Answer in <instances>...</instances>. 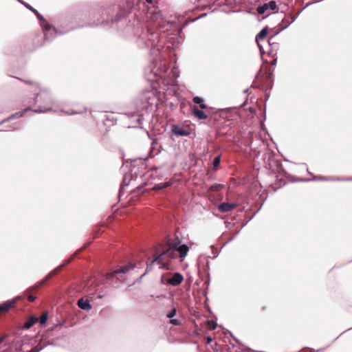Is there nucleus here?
I'll return each mask as SVG.
<instances>
[{"instance_id":"nucleus-43","label":"nucleus","mask_w":352,"mask_h":352,"mask_svg":"<svg viewBox=\"0 0 352 352\" xmlns=\"http://www.w3.org/2000/svg\"><path fill=\"white\" fill-rule=\"evenodd\" d=\"M3 340H4L3 337L0 338V344L3 342Z\"/></svg>"},{"instance_id":"nucleus-18","label":"nucleus","mask_w":352,"mask_h":352,"mask_svg":"<svg viewBox=\"0 0 352 352\" xmlns=\"http://www.w3.org/2000/svg\"><path fill=\"white\" fill-rule=\"evenodd\" d=\"M172 133L176 136H186L188 135V132L186 129L179 126H174L172 128Z\"/></svg>"},{"instance_id":"nucleus-13","label":"nucleus","mask_w":352,"mask_h":352,"mask_svg":"<svg viewBox=\"0 0 352 352\" xmlns=\"http://www.w3.org/2000/svg\"><path fill=\"white\" fill-rule=\"evenodd\" d=\"M160 71L159 74H157L161 78H166V77H169V74H167L168 69L166 68V62L163 58L161 60L160 65L158 67Z\"/></svg>"},{"instance_id":"nucleus-52","label":"nucleus","mask_w":352,"mask_h":352,"mask_svg":"<svg viewBox=\"0 0 352 352\" xmlns=\"http://www.w3.org/2000/svg\"><path fill=\"white\" fill-rule=\"evenodd\" d=\"M155 90H157V88L155 87ZM157 94V91H155V94Z\"/></svg>"},{"instance_id":"nucleus-33","label":"nucleus","mask_w":352,"mask_h":352,"mask_svg":"<svg viewBox=\"0 0 352 352\" xmlns=\"http://www.w3.org/2000/svg\"><path fill=\"white\" fill-rule=\"evenodd\" d=\"M208 327L212 329H215L217 327V324L212 320L208 321Z\"/></svg>"},{"instance_id":"nucleus-8","label":"nucleus","mask_w":352,"mask_h":352,"mask_svg":"<svg viewBox=\"0 0 352 352\" xmlns=\"http://www.w3.org/2000/svg\"><path fill=\"white\" fill-rule=\"evenodd\" d=\"M155 27L157 25L160 29L161 32H164L168 30L172 27L173 23L170 21H164L162 14L160 12L155 11Z\"/></svg>"},{"instance_id":"nucleus-48","label":"nucleus","mask_w":352,"mask_h":352,"mask_svg":"<svg viewBox=\"0 0 352 352\" xmlns=\"http://www.w3.org/2000/svg\"><path fill=\"white\" fill-rule=\"evenodd\" d=\"M147 135H148V136L149 137V138H151V136H150V134H149L148 133H147Z\"/></svg>"},{"instance_id":"nucleus-23","label":"nucleus","mask_w":352,"mask_h":352,"mask_svg":"<svg viewBox=\"0 0 352 352\" xmlns=\"http://www.w3.org/2000/svg\"><path fill=\"white\" fill-rule=\"evenodd\" d=\"M267 34V28H265L258 34V35L256 37V42L258 43V47H260L258 41L263 40L265 38L266 35Z\"/></svg>"},{"instance_id":"nucleus-17","label":"nucleus","mask_w":352,"mask_h":352,"mask_svg":"<svg viewBox=\"0 0 352 352\" xmlns=\"http://www.w3.org/2000/svg\"><path fill=\"white\" fill-rule=\"evenodd\" d=\"M30 110H31V108H30V107H28L25 108V109H23V110H22V111H19V112H17V113H14V114H13V115L10 116V117H8V118H6V119H5V120H2V121L0 122V125H1V124H3V123L6 122H8V121H9V120H10L14 119V118H19V117L23 116L25 112H27L28 111H30Z\"/></svg>"},{"instance_id":"nucleus-11","label":"nucleus","mask_w":352,"mask_h":352,"mask_svg":"<svg viewBox=\"0 0 352 352\" xmlns=\"http://www.w3.org/2000/svg\"><path fill=\"white\" fill-rule=\"evenodd\" d=\"M20 297L17 296L11 300H8L2 304H0V314L8 311L11 307H12L16 304V301Z\"/></svg>"},{"instance_id":"nucleus-27","label":"nucleus","mask_w":352,"mask_h":352,"mask_svg":"<svg viewBox=\"0 0 352 352\" xmlns=\"http://www.w3.org/2000/svg\"><path fill=\"white\" fill-rule=\"evenodd\" d=\"M47 313H44L40 317V320H39L40 324H45L47 322Z\"/></svg>"},{"instance_id":"nucleus-53","label":"nucleus","mask_w":352,"mask_h":352,"mask_svg":"<svg viewBox=\"0 0 352 352\" xmlns=\"http://www.w3.org/2000/svg\"><path fill=\"white\" fill-rule=\"evenodd\" d=\"M351 179L349 181H352V178H350Z\"/></svg>"},{"instance_id":"nucleus-14","label":"nucleus","mask_w":352,"mask_h":352,"mask_svg":"<svg viewBox=\"0 0 352 352\" xmlns=\"http://www.w3.org/2000/svg\"><path fill=\"white\" fill-rule=\"evenodd\" d=\"M135 267V265H133V264H130L129 265H126V266H124L122 267H121L120 270H116L115 271H113L112 273L111 274H108L107 275V277H112L114 275L116 274H118L119 273H123V274H125L126 272H128L130 270H132Z\"/></svg>"},{"instance_id":"nucleus-2","label":"nucleus","mask_w":352,"mask_h":352,"mask_svg":"<svg viewBox=\"0 0 352 352\" xmlns=\"http://www.w3.org/2000/svg\"><path fill=\"white\" fill-rule=\"evenodd\" d=\"M32 91L35 93L34 102L38 104V108L32 110L35 113H47L50 111L57 113L60 111L67 115L82 113L80 110L65 111L63 109L57 108L49 90L45 87H41L36 83L33 84Z\"/></svg>"},{"instance_id":"nucleus-32","label":"nucleus","mask_w":352,"mask_h":352,"mask_svg":"<svg viewBox=\"0 0 352 352\" xmlns=\"http://www.w3.org/2000/svg\"><path fill=\"white\" fill-rule=\"evenodd\" d=\"M20 127L19 123H14L12 126H11L9 129H6V131H14Z\"/></svg>"},{"instance_id":"nucleus-21","label":"nucleus","mask_w":352,"mask_h":352,"mask_svg":"<svg viewBox=\"0 0 352 352\" xmlns=\"http://www.w3.org/2000/svg\"><path fill=\"white\" fill-rule=\"evenodd\" d=\"M77 305L80 309L84 310L91 309L89 302L87 300H84L81 298L78 300Z\"/></svg>"},{"instance_id":"nucleus-40","label":"nucleus","mask_w":352,"mask_h":352,"mask_svg":"<svg viewBox=\"0 0 352 352\" xmlns=\"http://www.w3.org/2000/svg\"><path fill=\"white\" fill-rule=\"evenodd\" d=\"M154 263V258L150 259V265H152Z\"/></svg>"},{"instance_id":"nucleus-25","label":"nucleus","mask_w":352,"mask_h":352,"mask_svg":"<svg viewBox=\"0 0 352 352\" xmlns=\"http://www.w3.org/2000/svg\"><path fill=\"white\" fill-rule=\"evenodd\" d=\"M32 12H34L36 15L37 18L39 19V21L41 22V25H43L45 23H47V21L43 18V16L42 15H41L39 14V12L36 9L33 8Z\"/></svg>"},{"instance_id":"nucleus-29","label":"nucleus","mask_w":352,"mask_h":352,"mask_svg":"<svg viewBox=\"0 0 352 352\" xmlns=\"http://www.w3.org/2000/svg\"><path fill=\"white\" fill-rule=\"evenodd\" d=\"M176 315V309L173 308L166 314V316L169 318H173Z\"/></svg>"},{"instance_id":"nucleus-41","label":"nucleus","mask_w":352,"mask_h":352,"mask_svg":"<svg viewBox=\"0 0 352 352\" xmlns=\"http://www.w3.org/2000/svg\"><path fill=\"white\" fill-rule=\"evenodd\" d=\"M163 188V186H162V185H158L157 186H155V190H156L157 188H158V189H161V188Z\"/></svg>"},{"instance_id":"nucleus-9","label":"nucleus","mask_w":352,"mask_h":352,"mask_svg":"<svg viewBox=\"0 0 352 352\" xmlns=\"http://www.w3.org/2000/svg\"><path fill=\"white\" fill-rule=\"evenodd\" d=\"M276 1H270L263 5L258 6L256 8V11L259 14H263L267 11H274L276 9Z\"/></svg>"},{"instance_id":"nucleus-16","label":"nucleus","mask_w":352,"mask_h":352,"mask_svg":"<svg viewBox=\"0 0 352 352\" xmlns=\"http://www.w3.org/2000/svg\"><path fill=\"white\" fill-rule=\"evenodd\" d=\"M175 251H177L179 252L181 261H183L184 258L186 256V255L189 251V248L186 245L183 244V245H179L177 247V248L176 250H175Z\"/></svg>"},{"instance_id":"nucleus-51","label":"nucleus","mask_w":352,"mask_h":352,"mask_svg":"<svg viewBox=\"0 0 352 352\" xmlns=\"http://www.w3.org/2000/svg\"><path fill=\"white\" fill-rule=\"evenodd\" d=\"M305 181L309 182V181H310V179H305Z\"/></svg>"},{"instance_id":"nucleus-35","label":"nucleus","mask_w":352,"mask_h":352,"mask_svg":"<svg viewBox=\"0 0 352 352\" xmlns=\"http://www.w3.org/2000/svg\"><path fill=\"white\" fill-rule=\"evenodd\" d=\"M28 298L29 301L33 302L36 299V297L34 296L30 295Z\"/></svg>"},{"instance_id":"nucleus-3","label":"nucleus","mask_w":352,"mask_h":352,"mask_svg":"<svg viewBox=\"0 0 352 352\" xmlns=\"http://www.w3.org/2000/svg\"><path fill=\"white\" fill-rule=\"evenodd\" d=\"M181 245V241L179 237L176 236L174 240L168 244V247L166 250L163 251V252L160 255L157 256V254L155 252V265H159L160 268L164 270H173V266L171 263V260L173 258V253L175 250Z\"/></svg>"},{"instance_id":"nucleus-20","label":"nucleus","mask_w":352,"mask_h":352,"mask_svg":"<svg viewBox=\"0 0 352 352\" xmlns=\"http://www.w3.org/2000/svg\"><path fill=\"white\" fill-rule=\"evenodd\" d=\"M193 114L199 120H206L208 118L206 113L199 110L197 107H193Z\"/></svg>"},{"instance_id":"nucleus-10","label":"nucleus","mask_w":352,"mask_h":352,"mask_svg":"<svg viewBox=\"0 0 352 352\" xmlns=\"http://www.w3.org/2000/svg\"><path fill=\"white\" fill-rule=\"evenodd\" d=\"M44 31L45 39L47 41L52 40L57 34L56 30L55 28L52 27L47 23L42 25Z\"/></svg>"},{"instance_id":"nucleus-6","label":"nucleus","mask_w":352,"mask_h":352,"mask_svg":"<svg viewBox=\"0 0 352 352\" xmlns=\"http://www.w3.org/2000/svg\"><path fill=\"white\" fill-rule=\"evenodd\" d=\"M184 280V276L179 272L164 273L161 275L160 282L163 285L177 286Z\"/></svg>"},{"instance_id":"nucleus-19","label":"nucleus","mask_w":352,"mask_h":352,"mask_svg":"<svg viewBox=\"0 0 352 352\" xmlns=\"http://www.w3.org/2000/svg\"><path fill=\"white\" fill-rule=\"evenodd\" d=\"M236 206L234 204L222 203L219 206V210L221 212H229L235 208Z\"/></svg>"},{"instance_id":"nucleus-36","label":"nucleus","mask_w":352,"mask_h":352,"mask_svg":"<svg viewBox=\"0 0 352 352\" xmlns=\"http://www.w3.org/2000/svg\"><path fill=\"white\" fill-rule=\"evenodd\" d=\"M129 166V162H125L123 163V169H125L126 168H127ZM124 171L125 172V170H124Z\"/></svg>"},{"instance_id":"nucleus-22","label":"nucleus","mask_w":352,"mask_h":352,"mask_svg":"<svg viewBox=\"0 0 352 352\" xmlns=\"http://www.w3.org/2000/svg\"><path fill=\"white\" fill-rule=\"evenodd\" d=\"M38 321V318L36 317H32L30 318L23 326V329H28L33 326Z\"/></svg>"},{"instance_id":"nucleus-47","label":"nucleus","mask_w":352,"mask_h":352,"mask_svg":"<svg viewBox=\"0 0 352 352\" xmlns=\"http://www.w3.org/2000/svg\"><path fill=\"white\" fill-rule=\"evenodd\" d=\"M156 76H157V74H155V77ZM157 80L155 78V84L157 83Z\"/></svg>"},{"instance_id":"nucleus-5","label":"nucleus","mask_w":352,"mask_h":352,"mask_svg":"<svg viewBox=\"0 0 352 352\" xmlns=\"http://www.w3.org/2000/svg\"><path fill=\"white\" fill-rule=\"evenodd\" d=\"M153 30L148 28L147 32L142 34L138 40V45L140 48L148 50L149 54L152 56L154 47Z\"/></svg>"},{"instance_id":"nucleus-50","label":"nucleus","mask_w":352,"mask_h":352,"mask_svg":"<svg viewBox=\"0 0 352 352\" xmlns=\"http://www.w3.org/2000/svg\"><path fill=\"white\" fill-rule=\"evenodd\" d=\"M144 275H145V273H144V274H142V275L141 276V277H140V278H142V277L143 276H144Z\"/></svg>"},{"instance_id":"nucleus-39","label":"nucleus","mask_w":352,"mask_h":352,"mask_svg":"<svg viewBox=\"0 0 352 352\" xmlns=\"http://www.w3.org/2000/svg\"><path fill=\"white\" fill-rule=\"evenodd\" d=\"M170 72L173 74V76L175 78H177V77L178 76V75H177V74H176L175 72L171 71Z\"/></svg>"},{"instance_id":"nucleus-46","label":"nucleus","mask_w":352,"mask_h":352,"mask_svg":"<svg viewBox=\"0 0 352 352\" xmlns=\"http://www.w3.org/2000/svg\"><path fill=\"white\" fill-rule=\"evenodd\" d=\"M248 91H249V89H247L244 90V92H245V93H248Z\"/></svg>"},{"instance_id":"nucleus-49","label":"nucleus","mask_w":352,"mask_h":352,"mask_svg":"<svg viewBox=\"0 0 352 352\" xmlns=\"http://www.w3.org/2000/svg\"><path fill=\"white\" fill-rule=\"evenodd\" d=\"M181 32H182V29L179 30L178 34H179Z\"/></svg>"},{"instance_id":"nucleus-37","label":"nucleus","mask_w":352,"mask_h":352,"mask_svg":"<svg viewBox=\"0 0 352 352\" xmlns=\"http://www.w3.org/2000/svg\"><path fill=\"white\" fill-rule=\"evenodd\" d=\"M84 248H85V246H83V247H82V248H80V249H79L78 250H77V251H76V253H74V254H75V256H76V255L79 252H80V251L82 250V249H84Z\"/></svg>"},{"instance_id":"nucleus-34","label":"nucleus","mask_w":352,"mask_h":352,"mask_svg":"<svg viewBox=\"0 0 352 352\" xmlns=\"http://www.w3.org/2000/svg\"><path fill=\"white\" fill-rule=\"evenodd\" d=\"M19 2H20L21 4H23L25 8H27L28 9H29L30 10H32L34 8H32L30 5H29L28 3H25V1H23V0H17Z\"/></svg>"},{"instance_id":"nucleus-38","label":"nucleus","mask_w":352,"mask_h":352,"mask_svg":"<svg viewBox=\"0 0 352 352\" xmlns=\"http://www.w3.org/2000/svg\"><path fill=\"white\" fill-rule=\"evenodd\" d=\"M84 248H85V246H83V247H82V248H80V249H79L78 250H77V251H76V253H74V254H75V256H76V255L79 252H80V251L82 250V249H84Z\"/></svg>"},{"instance_id":"nucleus-42","label":"nucleus","mask_w":352,"mask_h":352,"mask_svg":"<svg viewBox=\"0 0 352 352\" xmlns=\"http://www.w3.org/2000/svg\"><path fill=\"white\" fill-rule=\"evenodd\" d=\"M146 1L148 3L152 4V3H153V0H146Z\"/></svg>"},{"instance_id":"nucleus-30","label":"nucleus","mask_w":352,"mask_h":352,"mask_svg":"<svg viewBox=\"0 0 352 352\" xmlns=\"http://www.w3.org/2000/svg\"><path fill=\"white\" fill-rule=\"evenodd\" d=\"M220 161H221L220 156H217L214 157V159L213 160V166L214 168L217 167L219 165Z\"/></svg>"},{"instance_id":"nucleus-1","label":"nucleus","mask_w":352,"mask_h":352,"mask_svg":"<svg viewBox=\"0 0 352 352\" xmlns=\"http://www.w3.org/2000/svg\"><path fill=\"white\" fill-rule=\"evenodd\" d=\"M154 151V140L151 142V148L149 152V155L148 157L144 159H135L131 160L130 162L131 170L129 173L125 172L122 184L120 188V191L124 190V187L126 186H129L132 184L133 186H135L136 184H140V183H143L145 186L148 188H146V190H154L153 179V168H151V170H148L146 173H141L139 176V169L138 167L141 165V168L142 167L146 168V162L147 161L148 157H151V154Z\"/></svg>"},{"instance_id":"nucleus-12","label":"nucleus","mask_w":352,"mask_h":352,"mask_svg":"<svg viewBox=\"0 0 352 352\" xmlns=\"http://www.w3.org/2000/svg\"><path fill=\"white\" fill-rule=\"evenodd\" d=\"M314 180H319V181H328V182H345L349 181L351 179L348 177H314Z\"/></svg>"},{"instance_id":"nucleus-45","label":"nucleus","mask_w":352,"mask_h":352,"mask_svg":"<svg viewBox=\"0 0 352 352\" xmlns=\"http://www.w3.org/2000/svg\"><path fill=\"white\" fill-rule=\"evenodd\" d=\"M272 38H271L269 41H268V43L270 45H271V40H272Z\"/></svg>"},{"instance_id":"nucleus-28","label":"nucleus","mask_w":352,"mask_h":352,"mask_svg":"<svg viewBox=\"0 0 352 352\" xmlns=\"http://www.w3.org/2000/svg\"><path fill=\"white\" fill-rule=\"evenodd\" d=\"M294 20H295V18H293L291 22H289V21H285H285L283 20V23L285 25L280 29V30L276 34H278L281 30H283L285 29L286 28H287L292 23H293L294 21Z\"/></svg>"},{"instance_id":"nucleus-4","label":"nucleus","mask_w":352,"mask_h":352,"mask_svg":"<svg viewBox=\"0 0 352 352\" xmlns=\"http://www.w3.org/2000/svg\"><path fill=\"white\" fill-rule=\"evenodd\" d=\"M150 61L151 65L145 68L144 73L145 79L150 83V89L144 90L142 96V102L144 104L143 108L146 110L151 108L154 100V66L153 65V63H154V58H151Z\"/></svg>"},{"instance_id":"nucleus-24","label":"nucleus","mask_w":352,"mask_h":352,"mask_svg":"<svg viewBox=\"0 0 352 352\" xmlns=\"http://www.w3.org/2000/svg\"><path fill=\"white\" fill-rule=\"evenodd\" d=\"M192 100L195 103L199 104L201 109H206L208 108L206 104H205L204 100L201 98L199 96H195L193 98Z\"/></svg>"},{"instance_id":"nucleus-7","label":"nucleus","mask_w":352,"mask_h":352,"mask_svg":"<svg viewBox=\"0 0 352 352\" xmlns=\"http://www.w3.org/2000/svg\"><path fill=\"white\" fill-rule=\"evenodd\" d=\"M75 257V254H74L70 258L67 260H65L61 265L56 267L54 270L50 272L43 280L38 282L35 285V287L39 288L41 287L46 281L52 278L55 274L60 272L61 269L67 265Z\"/></svg>"},{"instance_id":"nucleus-26","label":"nucleus","mask_w":352,"mask_h":352,"mask_svg":"<svg viewBox=\"0 0 352 352\" xmlns=\"http://www.w3.org/2000/svg\"><path fill=\"white\" fill-rule=\"evenodd\" d=\"M222 188V185L219 184H214L210 186V190L211 191H219Z\"/></svg>"},{"instance_id":"nucleus-15","label":"nucleus","mask_w":352,"mask_h":352,"mask_svg":"<svg viewBox=\"0 0 352 352\" xmlns=\"http://www.w3.org/2000/svg\"><path fill=\"white\" fill-rule=\"evenodd\" d=\"M127 116L132 120V123L142 124V116L139 113H129Z\"/></svg>"},{"instance_id":"nucleus-44","label":"nucleus","mask_w":352,"mask_h":352,"mask_svg":"<svg viewBox=\"0 0 352 352\" xmlns=\"http://www.w3.org/2000/svg\"><path fill=\"white\" fill-rule=\"evenodd\" d=\"M212 340V338H208V342H210Z\"/></svg>"},{"instance_id":"nucleus-31","label":"nucleus","mask_w":352,"mask_h":352,"mask_svg":"<svg viewBox=\"0 0 352 352\" xmlns=\"http://www.w3.org/2000/svg\"><path fill=\"white\" fill-rule=\"evenodd\" d=\"M170 323L175 326H179L181 324V321L177 319L170 318Z\"/></svg>"}]
</instances>
